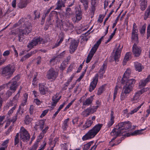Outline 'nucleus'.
<instances>
[{
    "label": "nucleus",
    "instance_id": "obj_1",
    "mask_svg": "<svg viewBox=\"0 0 150 150\" xmlns=\"http://www.w3.org/2000/svg\"><path fill=\"white\" fill-rule=\"evenodd\" d=\"M103 126L102 124L98 123L96 125L83 136L82 140L85 141L93 138L99 132Z\"/></svg>",
    "mask_w": 150,
    "mask_h": 150
},
{
    "label": "nucleus",
    "instance_id": "obj_2",
    "mask_svg": "<svg viewBox=\"0 0 150 150\" xmlns=\"http://www.w3.org/2000/svg\"><path fill=\"white\" fill-rule=\"evenodd\" d=\"M45 124V121L42 120L36 122L34 127V128L35 130H37L39 128L40 129L41 131L39 136L40 139H42L44 137L49 128L48 126H46L43 129Z\"/></svg>",
    "mask_w": 150,
    "mask_h": 150
},
{
    "label": "nucleus",
    "instance_id": "obj_3",
    "mask_svg": "<svg viewBox=\"0 0 150 150\" xmlns=\"http://www.w3.org/2000/svg\"><path fill=\"white\" fill-rule=\"evenodd\" d=\"M32 27L30 25L26 26V27L23 29L19 30L18 35L16 38H18L20 42H22L24 38V35L28 34L32 30Z\"/></svg>",
    "mask_w": 150,
    "mask_h": 150
},
{
    "label": "nucleus",
    "instance_id": "obj_4",
    "mask_svg": "<svg viewBox=\"0 0 150 150\" xmlns=\"http://www.w3.org/2000/svg\"><path fill=\"white\" fill-rule=\"evenodd\" d=\"M135 82V80L133 79L128 80L125 83V84L123 86L122 91L125 93L129 94L132 91Z\"/></svg>",
    "mask_w": 150,
    "mask_h": 150
},
{
    "label": "nucleus",
    "instance_id": "obj_5",
    "mask_svg": "<svg viewBox=\"0 0 150 150\" xmlns=\"http://www.w3.org/2000/svg\"><path fill=\"white\" fill-rule=\"evenodd\" d=\"M15 70L14 66L11 64H9L3 68L1 74L2 76H6L7 79L9 78L12 76Z\"/></svg>",
    "mask_w": 150,
    "mask_h": 150
},
{
    "label": "nucleus",
    "instance_id": "obj_6",
    "mask_svg": "<svg viewBox=\"0 0 150 150\" xmlns=\"http://www.w3.org/2000/svg\"><path fill=\"white\" fill-rule=\"evenodd\" d=\"M46 42V40L42 38H34L32 40L31 42L29 43L27 47L30 49L33 48L34 46H36L38 44H44Z\"/></svg>",
    "mask_w": 150,
    "mask_h": 150
},
{
    "label": "nucleus",
    "instance_id": "obj_7",
    "mask_svg": "<svg viewBox=\"0 0 150 150\" xmlns=\"http://www.w3.org/2000/svg\"><path fill=\"white\" fill-rule=\"evenodd\" d=\"M20 137L23 142H27L30 138V135L28 132L23 127H22L20 129Z\"/></svg>",
    "mask_w": 150,
    "mask_h": 150
},
{
    "label": "nucleus",
    "instance_id": "obj_8",
    "mask_svg": "<svg viewBox=\"0 0 150 150\" xmlns=\"http://www.w3.org/2000/svg\"><path fill=\"white\" fill-rule=\"evenodd\" d=\"M19 79V76L18 75L16 76L7 85L8 87H9L11 90L13 91V92L16 90L17 88L16 83Z\"/></svg>",
    "mask_w": 150,
    "mask_h": 150
},
{
    "label": "nucleus",
    "instance_id": "obj_9",
    "mask_svg": "<svg viewBox=\"0 0 150 150\" xmlns=\"http://www.w3.org/2000/svg\"><path fill=\"white\" fill-rule=\"evenodd\" d=\"M132 50L133 54L134 57H138L141 54L142 48L140 46L137 45V44L134 43L132 47Z\"/></svg>",
    "mask_w": 150,
    "mask_h": 150
},
{
    "label": "nucleus",
    "instance_id": "obj_10",
    "mask_svg": "<svg viewBox=\"0 0 150 150\" xmlns=\"http://www.w3.org/2000/svg\"><path fill=\"white\" fill-rule=\"evenodd\" d=\"M58 73L52 68H50L47 72L46 77L49 80H55L57 76Z\"/></svg>",
    "mask_w": 150,
    "mask_h": 150
},
{
    "label": "nucleus",
    "instance_id": "obj_11",
    "mask_svg": "<svg viewBox=\"0 0 150 150\" xmlns=\"http://www.w3.org/2000/svg\"><path fill=\"white\" fill-rule=\"evenodd\" d=\"M98 81V74H96L94 77L93 80L91 82L89 86V91L92 92L96 88Z\"/></svg>",
    "mask_w": 150,
    "mask_h": 150
},
{
    "label": "nucleus",
    "instance_id": "obj_12",
    "mask_svg": "<svg viewBox=\"0 0 150 150\" xmlns=\"http://www.w3.org/2000/svg\"><path fill=\"white\" fill-rule=\"evenodd\" d=\"M79 43L75 40H73L70 43L69 52L71 54L73 53L77 49Z\"/></svg>",
    "mask_w": 150,
    "mask_h": 150
},
{
    "label": "nucleus",
    "instance_id": "obj_13",
    "mask_svg": "<svg viewBox=\"0 0 150 150\" xmlns=\"http://www.w3.org/2000/svg\"><path fill=\"white\" fill-rule=\"evenodd\" d=\"M96 107V108L97 107ZM96 108L93 109L92 107L88 108L82 112L81 115L84 117H87L90 114L96 112Z\"/></svg>",
    "mask_w": 150,
    "mask_h": 150
},
{
    "label": "nucleus",
    "instance_id": "obj_14",
    "mask_svg": "<svg viewBox=\"0 0 150 150\" xmlns=\"http://www.w3.org/2000/svg\"><path fill=\"white\" fill-rule=\"evenodd\" d=\"M131 72V69H127L125 71L122 78L121 79V83L124 84L128 80V79L130 75Z\"/></svg>",
    "mask_w": 150,
    "mask_h": 150
},
{
    "label": "nucleus",
    "instance_id": "obj_15",
    "mask_svg": "<svg viewBox=\"0 0 150 150\" xmlns=\"http://www.w3.org/2000/svg\"><path fill=\"white\" fill-rule=\"evenodd\" d=\"M114 115V112L112 110L110 115V119L108 120L106 126V127L107 128H110L115 123V116Z\"/></svg>",
    "mask_w": 150,
    "mask_h": 150
},
{
    "label": "nucleus",
    "instance_id": "obj_16",
    "mask_svg": "<svg viewBox=\"0 0 150 150\" xmlns=\"http://www.w3.org/2000/svg\"><path fill=\"white\" fill-rule=\"evenodd\" d=\"M111 134L112 136L115 137L121 135L126 136V134H123L118 127H116L112 129L111 132Z\"/></svg>",
    "mask_w": 150,
    "mask_h": 150
},
{
    "label": "nucleus",
    "instance_id": "obj_17",
    "mask_svg": "<svg viewBox=\"0 0 150 150\" xmlns=\"http://www.w3.org/2000/svg\"><path fill=\"white\" fill-rule=\"evenodd\" d=\"M39 90L40 93L43 95H45L48 90V88L46 86V84L44 83H39Z\"/></svg>",
    "mask_w": 150,
    "mask_h": 150
},
{
    "label": "nucleus",
    "instance_id": "obj_18",
    "mask_svg": "<svg viewBox=\"0 0 150 150\" xmlns=\"http://www.w3.org/2000/svg\"><path fill=\"white\" fill-rule=\"evenodd\" d=\"M147 90H149V88L148 87L146 88H143L140 91L136 93L133 97V100L136 101L138 100L139 99L140 95L144 92L146 91Z\"/></svg>",
    "mask_w": 150,
    "mask_h": 150
},
{
    "label": "nucleus",
    "instance_id": "obj_19",
    "mask_svg": "<svg viewBox=\"0 0 150 150\" xmlns=\"http://www.w3.org/2000/svg\"><path fill=\"white\" fill-rule=\"evenodd\" d=\"M58 19V14L57 12L55 11H52L50 13L49 16L47 18V20L49 22L52 19L57 20Z\"/></svg>",
    "mask_w": 150,
    "mask_h": 150
},
{
    "label": "nucleus",
    "instance_id": "obj_20",
    "mask_svg": "<svg viewBox=\"0 0 150 150\" xmlns=\"http://www.w3.org/2000/svg\"><path fill=\"white\" fill-rule=\"evenodd\" d=\"M122 47L123 46L120 48V45H119L115 51L114 59L116 62H118L119 60Z\"/></svg>",
    "mask_w": 150,
    "mask_h": 150
},
{
    "label": "nucleus",
    "instance_id": "obj_21",
    "mask_svg": "<svg viewBox=\"0 0 150 150\" xmlns=\"http://www.w3.org/2000/svg\"><path fill=\"white\" fill-rule=\"evenodd\" d=\"M82 13L81 11H79L76 13L75 16L72 18V20L74 23L78 22L80 21L82 18Z\"/></svg>",
    "mask_w": 150,
    "mask_h": 150
},
{
    "label": "nucleus",
    "instance_id": "obj_22",
    "mask_svg": "<svg viewBox=\"0 0 150 150\" xmlns=\"http://www.w3.org/2000/svg\"><path fill=\"white\" fill-rule=\"evenodd\" d=\"M64 35L63 33H61L59 35L58 39L57 40V42L55 44V45L53 47V48L57 47L60 45L62 43L64 39Z\"/></svg>",
    "mask_w": 150,
    "mask_h": 150
},
{
    "label": "nucleus",
    "instance_id": "obj_23",
    "mask_svg": "<svg viewBox=\"0 0 150 150\" xmlns=\"http://www.w3.org/2000/svg\"><path fill=\"white\" fill-rule=\"evenodd\" d=\"M146 129V128H144V129H141L140 130H136L131 134H130L129 133H126V136L128 137L131 135L135 136L137 135L143 134V131Z\"/></svg>",
    "mask_w": 150,
    "mask_h": 150
},
{
    "label": "nucleus",
    "instance_id": "obj_24",
    "mask_svg": "<svg viewBox=\"0 0 150 150\" xmlns=\"http://www.w3.org/2000/svg\"><path fill=\"white\" fill-rule=\"evenodd\" d=\"M58 97V95L57 94L54 95L52 97V102L51 103V105L53 107L56 106V104L60 99L61 96H60L59 98H57Z\"/></svg>",
    "mask_w": 150,
    "mask_h": 150
},
{
    "label": "nucleus",
    "instance_id": "obj_25",
    "mask_svg": "<svg viewBox=\"0 0 150 150\" xmlns=\"http://www.w3.org/2000/svg\"><path fill=\"white\" fill-rule=\"evenodd\" d=\"M94 96H91L88 98L83 102V105L86 106H88L92 103L93 100Z\"/></svg>",
    "mask_w": 150,
    "mask_h": 150
},
{
    "label": "nucleus",
    "instance_id": "obj_26",
    "mask_svg": "<svg viewBox=\"0 0 150 150\" xmlns=\"http://www.w3.org/2000/svg\"><path fill=\"white\" fill-rule=\"evenodd\" d=\"M107 68V65L105 63H103L101 66L99 71L100 75V78H102L104 74L105 73Z\"/></svg>",
    "mask_w": 150,
    "mask_h": 150
},
{
    "label": "nucleus",
    "instance_id": "obj_27",
    "mask_svg": "<svg viewBox=\"0 0 150 150\" xmlns=\"http://www.w3.org/2000/svg\"><path fill=\"white\" fill-rule=\"evenodd\" d=\"M28 4V0H20L17 5L20 8H23L26 7Z\"/></svg>",
    "mask_w": 150,
    "mask_h": 150
},
{
    "label": "nucleus",
    "instance_id": "obj_28",
    "mask_svg": "<svg viewBox=\"0 0 150 150\" xmlns=\"http://www.w3.org/2000/svg\"><path fill=\"white\" fill-rule=\"evenodd\" d=\"M125 122H121L118 123L116 126V127H118L123 134L125 132Z\"/></svg>",
    "mask_w": 150,
    "mask_h": 150
},
{
    "label": "nucleus",
    "instance_id": "obj_29",
    "mask_svg": "<svg viewBox=\"0 0 150 150\" xmlns=\"http://www.w3.org/2000/svg\"><path fill=\"white\" fill-rule=\"evenodd\" d=\"M74 27L72 23H64L63 25V28L65 31H67L69 30H72Z\"/></svg>",
    "mask_w": 150,
    "mask_h": 150
},
{
    "label": "nucleus",
    "instance_id": "obj_30",
    "mask_svg": "<svg viewBox=\"0 0 150 150\" xmlns=\"http://www.w3.org/2000/svg\"><path fill=\"white\" fill-rule=\"evenodd\" d=\"M131 39L132 41L135 42L134 43L138 44L139 42L138 33H132Z\"/></svg>",
    "mask_w": 150,
    "mask_h": 150
},
{
    "label": "nucleus",
    "instance_id": "obj_31",
    "mask_svg": "<svg viewBox=\"0 0 150 150\" xmlns=\"http://www.w3.org/2000/svg\"><path fill=\"white\" fill-rule=\"evenodd\" d=\"M144 16V19L145 20L150 18V4L145 11Z\"/></svg>",
    "mask_w": 150,
    "mask_h": 150
},
{
    "label": "nucleus",
    "instance_id": "obj_32",
    "mask_svg": "<svg viewBox=\"0 0 150 150\" xmlns=\"http://www.w3.org/2000/svg\"><path fill=\"white\" fill-rule=\"evenodd\" d=\"M140 9L142 11L144 10L147 6V0H140Z\"/></svg>",
    "mask_w": 150,
    "mask_h": 150
},
{
    "label": "nucleus",
    "instance_id": "obj_33",
    "mask_svg": "<svg viewBox=\"0 0 150 150\" xmlns=\"http://www.w3.org/2000/svg\"><path fill=\"white\" fill-rule=\"evenodd\" d=\"M56 9L57 10H60L62 7L65 6L64 3L62 0H59L56 4Z\"/></svg>",
    "mask_w": 150,
    "mask_h": 150
},
{
    "label": "nucleus",
    "instance_id": "obj_34",
    "mask_svg": "<svg viewBox=\"0 0 150 150\" xmlns=\"http://www.w3.org/2000/svg\"><path fill=\"white\" fill-rule=\"evenodd\" d=\"M134 64L135 70L139 72L141 71H142V67L141 64L137 62H135Z\"/></svg>",
    "mask_w": 150,
    "mask_h": 150
},
{
    "label": "nucleus",
    "instance_id": "obj_35",
    "mask_svg": "<svg viewBox=\"0 0 150 150\" xmlns=\"http://www.w3.org/2000/svg\"><path fill=\"white\" fill-rule=\"evenodd\" d=\"M69 120V118L65 119L64 121L62 127L64 131L66 130L68 127V122Z\"/></svg>",
    "mask_w": 150,
    "mask_h": 150
},
{
    "label": "nucleus",
    "instance_id": "obj_36",
    "mask_svg": "<svg viewBox=\"0 0 150 150\" xmlns=\"http://www.w3.org/2000/svg\"><path fill=\"white\" fill-rule=\"evenodd\" d=\"M93 123V121L90 120L88 119L86 120L85 124L83 126L84 129L88 128L90 127Z\"/></svg>",
    "mask_w": 150,
    "mask_h": 150
},
{
    "label": "nucleus",
    "instance_id": "obj_37",
    "mask_svg": "<svg viewBox=\"0 0 150 150\" xmlns=\"http://www.w3.org/2000/svg\"><path fill=\"white\" fill-rule=\"evenodd\" d=\"M99 45H98V44H97L96 43L92 48L89 53L91 54H92V55H93L98 49Z\"/></svg>",
    "mask_w": 150,
    "mask_h": 150
},
{
    "label": "nucleus",
    "instance_id": "obj_38",
    "mask_svg": "<svg viewBox=\"0 0 150 150\" xmlns=\"http://www.w3.org/2000/svg\"><path fill=\"white\" fill-rule=\"evenodd\" d=\"M148 83V82L145 79L141 80L139 83V88H143Z\"/></svg>",
    "mask_w": 150,
    "mask_h": 150
},
{
    "label": "nucleus",
    "instance_id": "obj_39",
    "mask_svg": "<svg viewBox=\"0 0 150 150\" xmlns=\"http://www.w3.org/2000/svg\"><path fill=\"white\" fill-rule=\"evenodd\" d=\"M33 120V119L30 117L29 115L25 116L24 120L25 124L26 125H29Z\"/></svg>",
    "mask_w": 150,
    "mask_h": 150
},
{
    "label": "nucleus",
    "instance_id": "obj_40",
    "mask_svg": "<svg viewBox=\"0 0 150 150\" xmlns=\"http://www.w3.org/2000/svg\"><path fill=\"white\" fill-rule=\"evenodd\" d=\"M80 1L83 6L85 10L86 11L88 8V0H80Z\"/></svg>",
    "mask_w": 150,
    "mask_h": 150
},
{
    "label": "nucleus",
    "instance_id": "obj_41",
    "mask_svg": "<svg viewBox=\"0 0 150 150\" xmlns=\"http://www.w3.org/2000/svg\"><path fill=\"white\" fill-rule=\"evenodd\" d=\"M125 132L128 131L129 129H130L132 126V123L129 121H125Z\"/></svg>",
    "mask_w": 150,
    "mask_h": 150
},
{
    "label": "nucleus",
    "instance_id": "obj_42",
    "mask_svg": "<svg viewBox=\"0 0 150 150\" xmlns=\"http://www.w3.org/2000/svg\"><path fill=\"white\" fill-rule=\"evenodd\" d=\"M146 29V24H144L139 29L140 34L142 36H143L144 35Z\"/></svg>",
    "mask_w": 150,
    "mask_h": 150
},
{
    "label": "nucleus",
    "instance_id": "obj_43",
    "mask_svg": "<svg viewBox=\"0 0 150 150\" xmlns=\"http://www.w3.org/2000/svg\"><path fill=\"white\" fill-rule=\"evenodd\" d=\"M131 53L130 52H128L126 53L123 60V62L125 63V64L131 58Z\"/></svg>",
    "mask_w": 150,
    "mask_h": 150
},
{
    "label": "nucleus",
    "instance_id": "obj_44",
    "mask_svg": "<svg viewBox=\"0 0 150 150\" xmlns=\"http://www.w3.org/2000/svg\"><path fill=\"white\" fill-rule=\"evenodd\" d=\"M18 95H16L11 100L14 104V106H15L16 107L17 106V103L18 102Z\"/></svg>",
    "mask_w": 150,
    "mask_h": 150
},
{
    "label": "nucleus",
    "instance_id": "obj_45",
    "mask_svg": "<svg viewBox=\"0 0 150 150\" xmlns=\"http://www.w3.org/2000/svg\"><path fill=\"white\" fill-rule=\"evenodd\" d=\"M19 134L18 133H17L15 135L14 138V145H17V146H18V144L20 142V139L19 138Z\"/></svg>",
    "mask_w": 150,
    "mask_h": 150
},
{
    "label": "nucleus",
    "instance_id": "obj_46",
    "mask_svg": "<svg viewBox=\"0 0 150 150\" xmlns=\"http://www.w3.org/2000/svg\"><path fill=\"white\" fill-rule=\"evenodd\" d=\"M93 143V142L91 141L84 144L83 146V150H88L91 146V144Z\"/></svg>",
    "mask_w": 150,
    "mask_h": 150
},
{
    "label": "nucleus",
    "instance_id": "obj_47",
    "mask_svg": "<svg viewBox=\"0 0 150 150\" xmlns=\"http://www.w3.org/2000/svg\"><path fill=\"white\" fill-rule=\"evenodd\" d=\"M132 33H138L137 27L135 23H134L133 24Z\"/></svg>",
    "mask_w": 150,
    "mask_h": 150
},
{
    "label": "nucleus",
    "instance_id": "obj_48",
    "mask_svg": "<svg viewBox=\"0 0 150 150\" xmlns=\"http://www.w3.org/2000/svg\"><path fill=\"white\" fill-rule=\"evenodd\" d=\"M105 86H102L100 87L98 89L97 91V94L98 95H100L104 91Z\"/></svg>",
    "mask_w": 150,
    "mask_h": 150
},
{
    "label": "nucleus",
    "instance_id": "obj_49",
    "mask_svg": "<svg viewBox=\"0 0 150 150\" xmlns=\"http://www.w3.org/2000/svg\"><path fill=\"white\" fill-rule=\"evenodd\" d=\"M20 118H21L20 116H19L18 115L16 114L15 116L12 117L11 119L10 120V121L13 123L16 121L18 118L19 119Z\"/></svg>",
    "mask_w": 150,
    "mask_h": 150
},
{
    "label": "nucleus",
    "instance_id": "obj_50",
    "mask_svg": "<svg viewBox=\"0 0 150 150\" xmlns=\"http://www.w3.org/2000/svg\"><path fill=\"white\" fill-rule=\"evenodd\" d=\"M143 103H142L139 106L137 107L134 109L133 110H132L130 112V115H132L134 113L137 112L141 107L143 105Z\"/></svg>",
    "mask_w": 150,
    "mask_h": 150
},
{
    "label": "nucleus",
    "instance_id": "obj_51",
    "mask_svg": "<svg viewBox=\"0 0 150 150\" xmlns=\"http://www.w3.org/2000/svg\"><path fill=\"white\" fill-rule=\"evenodd\" d=\"M129 94L127 93H125L123 92L122 91L121 94L120 96V100H121L122 101L125 99L127 98L128 95Z\"/></svg>",
    "mask_w": 150,
    "mask_h": 150
},
{
    "label": "nucleus",
    "instance_id": "obj_52",
    "mask_svg": "<svg viewBox=\"0 0 150 150\" xmlns=\"http://www.w3.org/2000/svg\"><path fill=\"white\" fill-rule=\"evenodd\" d=\"M117 29V28H115L114 30L113 31V33L110 35L109 38L108 39V40L106 42H105L106 43H107L109 42L113 38V36L115 34Z\"/></svg>",
    "mask_w": 150,
    "mask_h": 150
},
{
    "label": "nucleus",
    "instance_id": "obj_53",
    "mask_svg": "<svg viewBox=\"0 0 150 150\" xmlns=\"http://www.w3.org/2000/svg\"><path fill=\"white\" fill-rule=\"evenodd\" d=\"M150 37V24L147 26L146 30V38L149 39Z\"/></svg>",
    "mask_w": 150,
    "mask_h": 150
},
{
    "label": "nucleus",
    "instance_id": "obj_54",
    "mask_svg": "<svg viewBox=\"0 0 150 150\" xmlns=\"http://www.w3.org/2000/svg\"><path fill=\"white\" fill-rule=\"evenodd\" d=\"M16 108V107L15 106H13L8 111L7 114L9 116H11Z\"/></svg>",
    "mask_w": 150,
    "mask_h": 150
},
{
    "label": "nucleus",
    "instance_id": "obj_55",
    "mask_svg": "<svg viewBox=\"0 0 150 150\" xmlns=\"http://www.w3.org/2000/svg\"><path fill=\"white\" fill-rule=\"evenodd\" d=\"M37 75L38 74L37 73L34 75L33 79L32 81V85L34 86H35L37 83L36 81L37 80Z\"/></svg>",
    "mask_w": 150,
    "mask_h": 150
},
{
    "label": "nucleus",
    "instance_id": "obj_56",
    "mask_svg": "<svg viewBox=\"0 0 150 150\" xmlns=\"http://www.w3.org/2000/svg\"><path fill=\"white\" fill-rule=\"evenodd\" d=\"M118 90V88L117 86H116L114 90L113 93V101H114L115 100V99L116 97L117 91Z\"/></svg>",
    "mask_w": 150,
    "mask_h": 150
},
{
    "label": "nucleus",
    "instance_id": "obj_57",
    "mask_svg": "<svg viewBox=\"0 0 150 150\" xmlns=\"http://www.w3.org/2000/svg\"><path fill=\"white\" fill-rule=\"evenodd\" d=\"M128 110L127 109L124 110L123 111V115L127 118H128L130 115V112L128 113Z\"/></svg>",
    "mask_w": 150,
    "mask_h": 150
},
{
    "label": "nucleus",
    "instance_id": "obj_58",
    "mask_svg": "<svg viewBox=\"0 0 150 150\" xmlns=\"http://www.w3.org/2000/svg\"><path fill=\"white\" fill-rule=\"evenodd\" d=\"M9 139H7L4 141L1 144V146L6 148L8 146V144L9 143Z\"/></svg>",
    "mask_w": 150,
    "mask_h": 150
},
{
    "label": "nucleus",
    "instance_id": "obj_59",
    "mask_svg": "<svg viewBox=\"0 0 150 150\" xmlns=\"http://www.w3.org/2000/svg\"><path fill=\"white\" fill-rule=\"evenodd\" d=\"M93 56L92 54H89L86 60V62L87 63H88L90 61Z\"/></svg>",
    "mask_w": 150,
    "mask_h": 150
},
{
    "label": "nucleus",
    "instance_id": "obj_60",
    "mask_svg": "<svg viewBox=\"0 0 150 150\" xmlns=\"http://www.w3.org/2000/svg\"><path fill=\"white\" fill-rule=\"evenodd\" d=\"M86 71V69L83 71L81 73V75L77 79V81L80 82L82 78L84 76Z\"/></svg>",
    "mask_w": 150,
    "mask_h": 150
},
{
    "label": "nucleus",
    "instance_id": "obj_61",
    "mask_svg": "<svg viewBox=\"0 0 150 150\" xmlns=\"http://www.w3.org/2000/svg\"><path fill=\"white\" fill-rule=\"evenodd\" d=\"M66 64L65 62H63L61 64L59 67V69L60 70L63 71L65 68Z\"/></svg>",
    "mask_w": 150,
    "mask_h": 150
},
{
    "label": "nucleus",
    "instance_id": "obj_62",
    "mask_svg": "<svg viewBox=\"0 0 150 150\" xmlns=\"http://www.w3.org/2000/svg\"><path fill=\"white\" fill-rule=\"evenodd\" d=\"M91 5V13L93 15L94 14L95 11L96 10V5Z\"/></svg>",
    "mask_w": 150,
    "mask_h": 150
},
{
    "label": "nucleus",
    "instance_id": "obj_63",
    "mask_svg": "<svg viewBox=\"0 0 150 150\" xmlns=\"http://www.w3.org/2000/svg\"><path fill=\"white\" fill-rule=\"evenodd\" d=\"M79 117H76L73 119L72 122L74 125L76 124H77Z\"/></svg>",
    "mask_w": 150,
    "mask_h": 150
},
{
    "label": "nucleus",
    "instance_id": "obj_64",
    "mask_svg": "<svg viewBox=\"0 0 150 150\" xmlns=\"http://www.w3.org/2000/svg\"><path fill=\"white\" fill-rule=\"evenodd\" d=\"M38 147V144L37 143H35L30 148L29 150H36Z\"/></svg>",
    "mask_w": 150,
    "mask_h": 150
}]
</instances>
